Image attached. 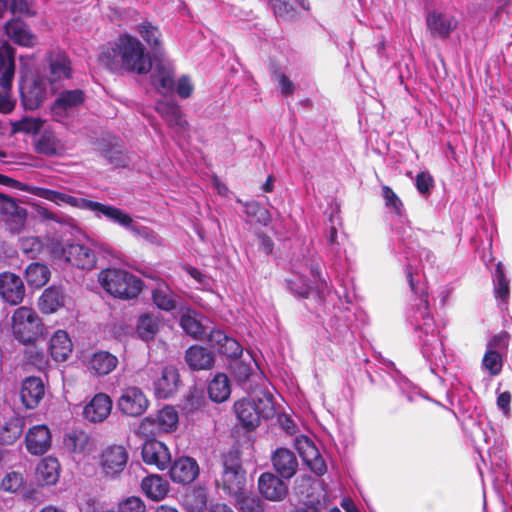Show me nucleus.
<instances>
[{"mask_svg": "<svg viewBox=\"0 0 512 512\" xmlns=\"http://www.w3.org/2000/svg\"><path fill=\"white\" fill-rule=\"evenodd\" d=\"M238 420L247 429H254L260 423V416L255 410V399H241L234 404Z\"/></svg>", "mask_w": 512, "mask_h": 512, "instance_id": "34", "label": "nucleus"}, {"mask_svg": "<svg viewBox=\"0 0 512 512\" xmlns=\"http://www.w3.org/2000/svg\"><path fill=\"white\" fill-rule=\"evenodd\" d=\"M149 400L146 394L136 386H128L122 389L117 400L118 410L125 416L138 417L146 412Z\"/></svg>", "mask_w": 512, "mask_h": 512, "instance_id": "9", "label": "nucleus"}, {"mask_svg": "<svg viewBox=\"0 0 512 512\" xmlns=\"http://www.w3.org/2000/svg\"><path fill=\"white\" fill-rule=\"evenodd\" d=\"M153 302L164 311H171L176 308L174 294L167 286L158 287L153 291Z\"/></svg>", "mask_w": 512, "mask_h": 512, "instance_id": "48", "label": "nucleus"}, {"mask_svg": "<svg viewBox=\"0 0 512 512\" xmlns=\"http://www.w3.org/2000/svg\"><path fill=\"white\" fill-rule=\"evenodd\" d=\"M272 464L281 477L287 479L293 477L298 468L295 454L286 448H279L273 453Z\"/></svg>", "mask_w": 512, "mask_h": 512, "instance_id": "28", "label": "nucleus"}, {"mask_svg": "<svg viewBox=\"0 0 512 512\" xmlns=\"http://www.w3.org/2000/svg\"><path fill=\"white\" fill-rule=\"evenodd\" d=\"M161 320L158 316L144 314L137 321L136 332L144 341H150L159 332Z\"/></svg>", "mask_w": 512, "mask_h": 512, "instance_id": "41", "label": "nucleus"}, {"mask_svg": "<svg viewBox=\"0 0 512 512\" xmlns=\"http://www.w3.org/2000/svg\"><path fill=\"white\" fill-rule=\"evenodd\" d=\"M48 350L54 361H66L73 351V343L69 334L62 329L55 331L49 340Z\"/></svg>", "mask_w": 512, "mask_h": 512, "instance_id": "24", "label": "nucleus"}, {"mask_svg": "<svg viewBox=\"0 0 512 512\" xmlns=\"http://www.w3.org/2000/svg\"><path fill=\"white\" fill-rule=\"evenodd\" d=\"M47 95L46 84L43 80L25 81L21 87L22 103L27 110L39 108L47 98Z\"/></svg>", "mask_w": 512, "mask_h": 512, "instance_id": "20", "label": "nucleus"}, {"mask_svg": "<svg viewBox=\"0 0 512 512\" xmlns=\"http://www.w3.org/2000/svg\"><path fill=\"white\" fill-rule=\"evenodd\" d=\"M44 121L40 118L25 117L13 124L15 132L37 133L43 126Z\"/></svg>", "mask_w": 512, "mask_h": 512, "instance_id": "55", "label": "nucleus"}, {"mask_svg": "<svg viewBox=\"0 0 512 512\" xmlns=\"http://www.w3.org/2000/svg\"><path fill=\"white\" fill-rule=\"evenodd\" d=\"M43 248L42 240L37 236L20 238V249L29 257H35Z\"/></svg>", "mask_w": 512, "mask_h": 512, "instance_id": "54", "label": "nucleus"}, {"mask_svg": "<svg viewBox=\"0 0 512 512\" xmlns=\"http://www.w3.org/2000/svg\"><path fill=\"white\" fill-rule=\"evenodd\" d=\"M185 359L194 370L209 369L213 364V356L205 348L192 346L186 351Z\"/></svg>", "mask_w": 512, "mask_h": 512, "instance_id": "39", "label": "nucleus"}, {"mask_svg": "<svg viewBox=\"0 0 512 512\" xmlns=\"http://www.w3.org/2000/svg\"><path fill=\"white\" fill-rule=\"evenodd\" d=\"M62 256L72 266L83 270H91L97 264L94 244L90 242L67 244L62 249Z\"/></svg>", "mask_w": 512, "mask_h": 512, "instance_id": "8", "label": "nucleus"}, {"mask_svg": "<svg viewBox=\"0 0 512 512\" xmlns=\"http://www.w3.org/2000/svg\"><path fill=\"white\" fill-rule=\"evenodd\" d=\"M88 211L93 212L95 217L97 218L105 217L109 221L118 224L119 226L129 231L131 230L134 224V220L129 214L115 206L102 204L96 201H91Z\"/></svg>", "mask_w": 512, "mask_h": 512, "instance_id": "19", "label": "nucleus"}, {"mask_svg": "<svg viewBox=\"0 0 512 512\" xmlns=\"http://www.w3.org/2000/svg\"><path fill=\"white\" fill-rule=\"evenodd\" d=\"M117 365V357L108 351H97L93 353L87 362L89 371L97 376L110 374Z\"/></svg>", "mask_w": 512, "mask_h": 512, "instance_id": "29", "label": "nucleus"}, {"mask_svg": "<svg viewBox=\"0 0 512 512\" xmlns=\"http://www.w3.org/2000/svg\"><path fill=\"white\" fill-rule=\"evenodd\" d=\"M136 31L150 48L157 50L161 47L162 35L157 26L148 21H143L137 25Z\"/></svg>", "mask_w": 512, "mask_h": 512, "instance_id": "45", "label": "nucleus"}, {"mask_svg": "<svg viewBox=\"0 0 512 512\" xmlns=\"http://www.w3.org/2000/svg\"><path fill=\"white\" fill-rule=\"evenodd\" d=\"M482 367L490 376H497L503 367V355L492 350H486L482 359Z\"/></svg>", "mask_w": 512, "mask_h": 512, "instance_id": "49", "label": "nucleus"}, {"mask_svg": "<svg viewBox=\"0 0 512 512\" xmlns=\"http://www.w3.org/2000/svg\"><path fill=\"white\" fill-rule=\"evenodd\" d=\"M199 474L197 462L190 457H181L170 468V477L176 483L188 484Z\"/></svg>", "mask_w": 512, "mask_h": 512, "instance_id": "23", "label": "nucleus"}, {"mask_svg": "<svg viewBox=\"0 0 512 512\" xmlns=\"http://www.w3.org/2000/svg\"><path fill=\"white\" fill-rule=\"evenodd\" d=\"M415 185L420 194L427 195L433 186V178L428 172H421L416 176Z\"/></svg>", "mask_w": 512, "mask_h": 512, "instance_id": "63", "label": "nucleus"}, {"mask_svg": "<svg viewBox=\"0 0 512 512\" xmlns=\"http://www.w3.org/2000/svg\"><path fill=\"white\" fill-rule=\"evenodd\" d=\"M25 295V287L22 279L11 272L0 274V296L10 305L22 302Z\"/></svg>", "mask_w": 512, "mask_h": 512, "instance_id": "14", "label": "nucleus"}, {"mask_svg": "<svg viewBox=\"0 0 512 512\" xmlns=\"http://www.w3.org/2000/svg\"><path fill=\"white\" fill-rule=\"evenodd\" d=\"M318 281H321L319 265L314 262H307L305 265H293L291 277L287 279V285L294 294L307 297L312 290V282L319 288Z\"/></svg>", "mask_w": 512, "mask_h": 512, "instance_id": "5", "label": "nucleus"}, {"mask_svg": "<svg viewBox=\"0 0 512 512\" xmlns=\"http://www.w3.org/2000/svg\"><path fill=\"white\" fill-rule=\"evenodd\" d=\"M295 448L304 463L317 475H323L326 470V464L321 458L314 442L305 435H299L295 438Z\"/></svg>", "mask_w": 512, "mask_h": 512, "instance_id": "12", "label": "nucleus"}, {"mask_svg": "<svg viewBox=\"0 0 512 512\" xmlns=\"http://www.w3.org/2000/svg\"><path fill=\"white\" fill-rule=\"evenodd\" d=\"M223 490L231 497H236L245 491L246 475L237 459H226L221 477Z\"/></svg>", "mask_w": 512, "mask_h": 512, "instance_id": "10", "label": "nucleus"}, {"mask_svg": "<svg viewBox=\"0 0 512 512\" xmlns=\"http://www.w3.org/2000/svg\"><path fill=\"white\" fill-rule=\"evenodd\" d=\"M10 326L14 338L23 345H34L46 334L42 318L33 308L27 306L13 311Z\"/></svg>", "mask_w": 512, "mask_h": 512, "instance_id": "3", "label": "nucleus"}, {"mask_svg": "<svg viewBox=\"0 0 512 512\" xmlns=\"http://www.w3.org/2000/svg\"><path fill=\"white\" fill-rule=\"evenodd\" d=\"M26 357L28 362L40 371L45 370L48 366V358L42 349L32 347L26 352Z\"/></svg>", "mask_w": 512, "mask_h": 512, "instance_id": "57", "label": "nucleus"}, {"mask_svg": "<svg viewBox=\"0 0 512 512\" xmlns=\"http://www.w3.org/2000/svg\"><path fill=\"white\" fill-rule=\"evenodd\" d=\"M129 454L122 445H109L102 449L98 465L102 474L110 479H116L125 469Z\"/></svg>", "mask_w": 512, "mask_h": 512, "instance_id": "6", "label": "nucleus"}, {"mask_svg": "<svg viewBox=\"0 0 512 512\" xmlns=\"http://www.w3.org/2000/svg\"><path fill=\"white\" fill-rule=\"evenodd\" d=\"M233 375L240 382H245L249 379L252 373V365L250 363H245L242 360L235 359L231 365Z\"/></svg>", "mask_w": 512, "mask_h": 512, "instance_id": "58", "label": "nucleus"}, {"mask_svg": "<svg viewBox=\"0 0 512 512\" xmlns=\"http://www.w3.org/2000/svg\"><path fill=\"white\" fill-rule=\"evenodd\" d=\"M112 399L106 393H97L84 406L83 416L91 423H101L108 418L112 410Z\"/></svg>", "mask_w": 512, "mask_h": 512, "instance_id": "15", "label": "nucleus"}, {"mask_svg": "<svg viewBox=\"0 0 512 512\" xmlns=\"http://www.w3.org/2000/svg\"><path fill=\"white\" fill-rule=\"evenodd\" d=\"M11 11L27 17H32L36 14L35 8L27 0H11Z\"/></svg>", "mask_w": 512, "mask_h": 512, "instance_id": "62", "label": "nucleus"}, {"mask_svg": "<svg viewBox=\"0 0 512 512\" xmlns=\"http://www.w3.org/2000/svg\"><path fill=\"white\" fill-rule=\"evenodd\" d=\"M208 393L212 401L224 402L226 401L231 393L230 384L225 374H217L211 380L208 386Z\"/></svg>", "mask_w": 512, "mask_h": 512, "instance_id": "44", "label": "nucleus"}, {"mask_svg": "<svg viewBox=\"0 0 512 512\" xmlns=\"http://www.w3.org/2000/svg\"><path fill=\"white\" fill-rule=\"evenodd\" d=\"M31 192L43 199L54 202L59 206L68 205L74 208L88 210L91 200L75 197L64 192L50 190L46 188H34Z\"/></svg>", "mask_w": 512, "mask_h": 512, "instance_id": "21", "label": "nucleus"}, {"mask_svg": "<svg viewBox=\"0 0 512 512\" xmlns=\"http://www.w3.org/2000/svg\"><path fill=\"white\" fill-rule=\"evenodd\" d=\"M152 83L161 94L171 93L174 88L172 67L163 64L157 65L152 74Z\"/></svg>", "mask_w": 512, "mask_h": 512, "instance_id": "38", "label": "nucleus"}, {"mask_svg": "<svg viewBox=\"0 0 512 512\" xmlns=\"http://www.w3.org/2000/svg\"><path fill=\"white\" fill-rule=\"evenodd\" d=\"M24 483V479L19 472H9L1 480L0 487L3 491L9 493H16Z\"/></svg>", "mask_w": 512, "mask_h": 512, "instance_id": "53", "label": "nucleus"}, {"mask_svg": "<svg viewBox=\"0 0 512 512\" xmlns=\"http://www.w3.org/2000/svg\"><path fill=\"white\" fill-rule=\"evenodd\" d=\"M416 328L425 335L423 339L422 353L430 361L443 363L445 358L443 343L436 335L434 320L429 312L427 295L420 293V304L415 314Z\"/></svg>", "mask_w": 512, "mask_h": 512, "instance_id": "2", "label": "nucleus"}, {"mask_svg": "<svg viewBox=\"0 0 512 512\" xmlns=\"http://www.w3.org/2000/svg\"><path fill=\"white\" fill-rule=\"evenodd\" d=\"M277 17L292 16L293 8L286 0H266Z\"/></svg>", "mask_w": 512, "mask_h": 512, "instance_id": "61", "label": "nucleus"}, {"mask_svg": "<svg viewBox=\"0 0 512 512\" xmlns=\"http://www.w3.org/2000/svg\"><path fill=\"white\" fill-rule=\"evenodd\" d=\"M180 312V326L182 329L194 338L201 336L204 329L198 319V314L189 307H181Z\"/></svg>", "mask_w": 512, "mask_h": 512, "instance_id": "42", "label": "nucleus"}, {"mask_svg": "<svg viewBox=\"0 0 512 512\" xmlns=\"http://www.w3.org/2000/svg\"><path fill=\"white\" fill-rule=\"evenodd\" d=\"M66 300L67 295L61 287L51 286L40 296L39 309L45 314H52L64 307Z\"/></svg>", "mask_w": 512, "mask_h": 512, "instance_id": "30", "label": "nucleus"}, {"mask_svg": "<svg viewBox=\"0 0 512 512\" xmlns=\"http://www.w3.org/2000/svg\"><path fill=\"white\" fill-rule=\"evenodd\" d=\"M382 196L385 201L386 207L390 212L401 216L403 214V203L398 195L389 187L384 185L382 187Z\"/></svg>", "mask_w": 512, "mask_h": 512, "instance_id": "51", "label": "nucleus"}, {"mask_svg": "<svg viewBox=\"0 0 512 512\" xmlns=\"http://www.w3.org/2000/svg\"><path fill=\"white\" fill-rule=\"evenodd\" d=\"M5 31L7 36L17 45L33 47L37 43V36L20 19H13L7 22Z\"/></svg>", "mask_w": 512, "mask_h": 512, "instance_id": "25", "label": "nucleus"}, {"mask_svg": "<svg viewBox=\"0 0 512 512\" xmlns=\"http://www.w3.org/2000/svg\"><path fill=\"white\" fill-rule=\"evenodd\" d=\"M241 512H263L261 501L256 496L246 495L245 491L235 497Z\"/></svg>", "mask_w": 512, "mask_h": 512, "instance_id": "52", "label": "nucleus"}, {"mask_svg": "<svg viewBox=\"0 0 512 512\" xmlns=\"http://www.w3.org/2000/svg\"><path fill=\"white\" fill-rule=\"evenodd\" d=\"M425 22L429 34L437 39L448 38L458 26L455 16L436 9L427 13Z\"/></svg>", "mask_w": 512, "mask_h": 512, "instance_id": "11", "label": "nucleus"}, {"mask_svg": "<svg viewBox=\"0 0 512 512\" xmlns=\"http://www.w3.org/2000/svg\"><path fill=\"white\" fill-rule=\"evenodd\" d=\"M24 421L18 416L9 418L0 428V444L12 445L22 435Z\"/></svg>", "mask_w": 512, "mask_h": 512, "instance_id": "40", "label": "nucleus"}, {"mask_svg": "<svg viewBox=\"0 0 512 512\" xmlns=\"http://www.w3.org/2000/svg\"><path fill=\"white\" fill-rule=\"evenodd\" d=\"M156 111L171 127L183 130L187 126V121L184 119L179 106L172 102H158L156 105Z\"/></svg>", "mask_w": 512, "mask_h": 512, "instance_id": "36", "label": "nucleus"}, {"mask_svg": "<svg viewBox=\"0 0 512 512\" xmlns=\"http://www.w3.org/2000/svg\"><path fill=\"white\" fill-rule=\"evenodd\" d=\"M142 459L148 465H154L159 470H164L171 462V454L168 447L161 441L148 440L142 447Z\"/></svg>", "mask_w": 512, "mask_h": 512, "instance_id": "17", "label": "nucleus"}, {"mask_svg": "<svg viewBox=\"0 0 512 512\" xmlns=\"http://www.w3.org/2000/svg\"><path fill=\"white\" fill-rule=\"evenodd\" d=\"M94 440L81 429H72L63 435V448L71 454L86 456L95 450Z\"/></svg>", "mask_w": 512, "mask_h": 512, "instance_id": "13", "label": "nucleus"}, {"mask_svg": "<svg viewBox=\"0 0 512 512\" xmlns=\"http://www.w3.org/2000/svg\"><path fill=\"white\" fill-rule=\"evenodd\" d=\"M50 77L49 81L53 84L56 81L69 79L72 74L71 63L67 55L63 52H51L49 54Z\"/></svg>", "mask_w": 512, "mask_h": 512, "instance_id": "31", "label": "nucleus"}, {"mask_svg": "<svg viewBox=\"0 0 512 512\" xmlns=\"http://www.w3.org/2000/svg\"><path fill=\"white\" fill-rule=\"evenodd\" d=\"M99 62L114 73L122 71L146 74L152 67L151 57L143 43L130 34H121L103 47Z\"/></svg>", "mask_w": 512, "mask_h": 512, "instance_id": "1", "label": "nucleus"}, {"mask_svg": "<svg viewBox=\"0 0 512 512\" xmlns=\"http://www.w3.org/2000/svg\"><path fill=\"white\" fill-rule=\"evenodd\" d=\"M223 346L220 348V353L228 356L236 358L242 353V348L240 344L233 338L227 337L224 341Z\"/></svg>", "mask_w": 512, "mask_h": 512, "instance_id": "64", "label": "nucleus"}, {"mask_svg": "<svg viewBox=\"0 0 512 512\" xmlns=\"http://www.w3.org/2000/svg\"><path fill=\"white\" fill-rule=\"evenodd\" d=\"M184 504L191 512H202L207 505V493L202 487L192 489L184 496Z\"/></svg>", "mask_w": 512, "mask_h": 512, "instance_id": "47", "label": "nucleus"}, {"mask_svg": "<svg viewBox=\"0 0 512 512\" xmlns=\"http://www.w3.org/2000/svg\"><path fill=\"white\" fill-rule=\"evenodd\" d=\"M14 49L7 43L0 45V87L6 92L11 89L14 78Z\"/></svg>", "mask_w": 512, "mask_h": 512, "instance_id": "27", "label": "nucleus"}, {"mask_svg": "<svg viewBox=\"0 0 512 512\" xmlns=\"http://www.w3.org/2000/svg\"><path fill=\"white\" fill-rule=\"evenodd\" d=\"M260 494L269 501H281L288 494L287 484L273 473H263L258 480Z\"/></svg>", "mask_w": 512, "mask_h": 512, "instance_id": "18", "label": "nucleus"}, {"mask_svg": "<svg viewBox=\"0 0 512 512\" xmlns=\"http://www.w3.org/2000/svg\"><path fill=\"white\" fill-rule=\"evenodd\" d=\"M141 488L145 495L154 501L162 500L168 493V483L158 475L145 477Z\"/></svg>", "mask_w": 512, "mask_h": 512, "instance_id": "37", "label": "nucleus"}, {"mask_svg": "<svg viewBox=\"0 0 512 512\" xmlns=\"http://www.w3.org/2000/svg\"><path fill=\"white\" fill-rule=\"evenodd\" d=\"M51 442V432L46 425H35L25 435L26 449L32 455L46 453L51 447Z\"/></svg>", "mask_w": 512, "mask_h": 512, "instance_id": "16", "label": "nucleus"}, {"mask_svg": "<svg viewBox=\"0 0 512 512\" xmlns=\"http://www.w3.org/2000/svg\"><path fill=\"white\" fill-rule=\"evenodd\" d=\"M135 236L140 237L146 241H148L151 244H160L161 239L160 237L151 229L145 226L138 225L134 222L131 230H130Z\"/></svg>", "mask_w": 512, "mask_h": 512, "instance_id": "59", "label": "nucleus"}, {"mask_svg": "<svg viewBox=\"0 0 512 512\" xmlns=\"http://www.w3.org/2000/svg\"><path fill=\"white\" fill-rule=\"evenodd\" d=\"M83 102L84 93L82 90L63 91L51 106L50 110L53 120L67 125L68 120L74 116Z\"/></svg>", "mask_w": 512, "mask_h": 512, "instance_id": "7", "label": "nucleus"}, {"mask_svg": "<svg viewBox=\"0 0 512 512\" xmlns=\"http://www.w3.org/2000/svg\"><path fill=\"white\" fill-rule=\"evenodd\" d=\"M98 281L107 293L121 299L135 298L142 290V281L123 269H104L99 273Z\"/></svg>", "mask_w": 512, "mask_h": 512, "instance_id": "4", "label": "nucleus"}, {"mask_svg": "<svg viewBox=\"0 0 512 512\" xmlns=\"http://www.w3.org/2000/svg\"><path fill=\"white\" fill-rule=\"evenodd\" d=\"M244 213L258 223L267 225L271 221V215L269 211L261 207L257 202H247L244 204Z\"/></svg>", "mask_w": 512, "mask_h": 512, "instance_id": "50", "label": "nucleus"}, {"mask_svg": "<svg viewBox=\"0 0 512 512\" xmlns=\"http://www.w3.org/2000/svg\"><path fill=\"white\" fill-rule=\"evenodd\" d=\"M146 507L138 497H129L118 505L117 512H145Z\"/></svg>", "mask_w": 512, "mask_h": 512, "instance_id": "60", "label": "nucleus"}, {"mask_svg": "<svg viewBox=\"0 0 512 512\" xmlns=\"http://www.w3.org/2000/svg\"><path fill=\"white\" fill-rule=\"evenodd\" d=\"M50 278L49 268L41 263H31L25 269V279L27 284L34 288H41Z\"/></svg>", "mask_w": 512, "mask_h": 512, "instance_id": "43", "label": "nucleus"}, {"mask_svg": "<svg viewBox=\"0 0 512 512\" xmlns=\"http://www.w3.org/2000/svg\"><path fill=\"white\" fill-rule=\"evenodd\" d=\"M495 294L497 298L505 299L509 294V283L506 279L500 264L497 265V269L494 277Z\"/></svg>", "mask_w": 512, "mask_h": 512, "instance_id": "56", "label": "nucleus"}, {"mask_svg": "<svg viewBox=\"0 0 512 512\" xmlns=\"http://www.w3.org/2000/svg\"><path fill=\"white\" fill-rule=\"evenodd\" d=\"M152 424L156 425L158 432L174 431L178 425L177 411L171 406H166L158 412L155 418L149 416L143 419L140 428L146 429V426Z\"/></svg>", "mask_w": 512, "mask_h": 512, "instance_id": "26", "label": "nucleus"}, {"mask_svg": "<svg viewBox=\"0 0 512 512\" xmlns=\"http://www.w3.org/2000/svg\"><path fill=\"white\" fill-rule=\"evenodd\" d=\"M44 395V383L39 377H28L22 382L20 396L26 408H36Z\"/></svg>", "mask_w": 512, "mask_h": 512, "instance_id": "22", "label": "nucleus"}, {"mask_svg": "<svg viewBox=\"0 0 512 512\" xmlns=\"http://www.w3.org/2000/svg\"><path fill=\"white\" fill-rule=\"evenodd\" d=\"M60 477V464L54 457L42 459L36 468V478L41 485H55Z\"/></svg>", "mask_w": 512, "mask_h": 512, "instance_id": "32", "label": "nucleus"}, {"mask_svg": "<svg viewBox=\"0 0 512 512\" xmlns=\"http://www.w3.org/2000/svg\"><path fill=\"white\" fill-rule=\"evenodd\" d=\"M247 399H255V410L257 411L258 416H260V419H268L273 416L274 404L270 393L260 390L249 396Z\"/></svg>", "mask_w": 512, "mask_h": 512, "instance_id": "46", "label": "nucleus"}, {"mask_svg": "<svg viewBox=\"0 0 512 512\" xmlns=\"http://www.w3.org/2000/svg\"><path fill=\"white\" fill-rule=\"evenodd\" d=\"M179 383V373L173 366H167L162 370L161 377L155 382V392L160 398H168L176 390Z\"/></svg>", "mask_w": 512, "mask_h": 512, "instance_id": "33", "label": "nucleus"}, {"mask_svg": "<svg viewBox=\"0 0 512 512\" xmlns=\"http://www.w3.org/2000/svg\"><path fill=\"white\" fill-rule=\"evenodd\" d=\"M36 150L48 156H60L66 152L67 146L53 132L45 131L36 142Z\"/></svg>", "mask_w": 512, "mask_h": 512, "instance_id": "35", "label": "nucleus"}]
</instances>
